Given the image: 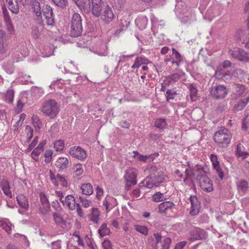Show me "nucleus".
Here are the masks:
<instances>
[{
	"mask_svg": "<svg viewBox=\"0 0 249 249\" xmlns=\"http://www.w3.org/2000/svg\"><path fill=\"white\" fill-rule=\"evenodd\" d=\"M53 218L55 224L57 225L61 228H64L65 226V221L60 214L57 213H54L53 214Z\"/></svg>",
	"mask_w": 249,
	"mask_h": 249,
	"instance_id": "nucleus-38",
	"label": "nucleus"
},
{
	"mask_svg": "<svg viewBox=\"0 0 249 249\" xmlns=\"http://www.w3.org/2000/svg\"><path fill=\"white\" fill-rule=\"evenodd\" d=\"M1 189L4 192V194L7 196L8 197L10 198L12 197V195L11 191H10V187L9 184L8 182H4L1 185Z\"/></svg>",
	"mask_w": 249,
	"mask_h": 249,
	"instance_id": "nucleus-49",
	"label": "nucleus"
},
{
	"mask_svg": "<svg viewBox=\"0 0 249 249\" xmlns=\"http://www.w3.org/2000/svg\"><path fill=\"white\" fill-rule=\"evenodd\" d=\"M61 203L64 205L66 206L70 210H74L76 206L75 199L72 195L67 196L65 200H61Z\"/></svg>",
	"mask_w": 249,
	"mask_h": 249,
	"instance_id": "nucleus-27",
	"label": "nucleus"
},
{
	"mask_svg": "<svg viewBox=\"0 0 249 249\" xmlns=\"http://www.w3.org/2000/svg\"><path fill=\"white\" fill-rule=\"evenodd\" d=\"M40 204L39 213L41 214H47L51 210V205L48 198L44 193L41 192L39 195Z\"/></svg>",
	"mask_w": 249,
	"mask_h": 249,
	"instance_id": "nucleus-12",
	"label": "nucleus"
},
{
	"mask_svg": "<svg viewBox=\"0 0 249 249\" xmlns=\"http://www.w3.org/2000/svg\"><path fill=\"white\" fill-rule=\"evenodd\" d=\"M183 75H184V73H181V74L175 73V74H172V75H170L169 76V78L170 79H171L174 81H176L177 80H178L179 79H180Z\"/></svg>",
	"mask_w": 249,
	"mask_h": 249,
	"instance_id": "nucleus-64",
	"label": "nucleus"
},
{
	"mask_svg": "<svg viewBox=\"0 0 249 249\" xmlns=\"http://www.w3.org/2000/svg\"><path fill=\"white\" fill-rule=\"evenodd\" d=\"M24 107V103L21 100H18L16 104L15 108V111L17 113H19L21 112L22 108Z\"/></svg>",
	"mask_w": 249,
	"mask_h": 249,
	"instance_id": "nucleus-57",
	"label": "nucleus"
},
{
	"mask_svg": "<svg viewBox=\"0 0 249 249\" xmlns=\"http://www.w3.org/2000/svg\"><path fill=\"white\" fill-rule=\"evenodd\" d=\"M200 172L201 176L198 178L199 186L201 189L206 192H211L213 191V184L210 178L205 175L202 169H198L196 173Z\"/></svg>",
	"mask_w": 249,
	"mask_h": 249,
	"instance_id": "nucleus-6",
	"label": "nucleus"
},
{
	"mask_svg": "<svg viewBox=\"0 0 249 249\" xmlns=\"http://www.w3.org/2000/svg\"><path fill=\"white\" fill-rule=\"evenodd\" d=\"M43 28V26L41 24H39V26H34L32 28V32H31V35L32 37L35 38H38L41 34V30Z\"/></svg>",
	"mask_w": 249,
	"mask_h": 249,
	"instance_id": "nucleus-46",
	"label": "nucleus"
},
{
	"mask_svg": "<svg viewBox=\"0 0 249 249\" xmlns=\"http://www.w3.org/2000/svg\"><path fill=\"white\" fill-rule=\"evenodd\" d=\"M137 174L138 170L132 167L128 168L125 171L124 178L125 182V187L127 189L137 184Z\"/></svg>",
	"mask_w": 249,
	"mask_h": 249,
	"instance_id": "nucleus-7",
	"label": "nucleus"
},
{
	"mask_svg": "<svg viewBox=\"0 0 249 249\" xmlns=\"http://www.w3.org/2000/svg\"><path fill=\"white\" fill-rule=\"evenodd\" d=\"M232 134L227 129L224 128L214 133L213 140L216 145L220 147H226L230 143Z\"/></svg>",
	"mask_w": 249,
	"mask_h": 249,
	"instance_id": "nucleus-3",
	"label": "nucleus"
},
{
	"mask_svg": "<svg viewBox=\"0 0 249 249\" xmlns=\"http://www.w3.org/2000/svg\"><path fill=\"white\" fill-rule=\"evenodd\" d=\"M92 3V13L93 15H97L99 14V9L104 5L102 0H91Z\"/></svg>",
	"mask_w": 249,
	"mask_h": 249,
	"instance_id": "nucleus-32",
	"label": "nucleus"
},
{
	"mask_svg": "<svg viewBox=\"0 0 249 249\" xmlns=\"http://www.w3.org/2000/svg\"><path fill=\"white\" fill-rule=\"evenodd\" d=\"M22 4H25L27 3V0H19ZM8 4V6L11 12L15 14L19 13V6L17 0H6Z\"/></svg>",
	"mask_w": 249,
	"mask_h": 249,
	"instance_id": "nucleus-21",
	"label": "nucleus"
},
{
	"mask_svg": "<svg viewBox=\"0 0 249 249\" xmlns=\"http://www.w3.org/2000/svg\"><path fill=\"white\" fill-rule=\"evenodd\" d=\"M176 94V92H172L171 90H167L166 93V99L168 102L173 99L174 95Z\"/></svg>",
	"mask_w": 249,
	"mask_h": 249,
	"instance_id": "nucleus-61",
	"label": "nucleus"
},
{
	"mask_svg": "<svg viewBox=\"0 0 249 249\" xmlns=\"http://www.w3.org/2000/svg\"><path fill=\"white\" fill-rule=\"evenodd\" d=\"M31 7H32V10L36 13V16L37 17H39L41 15V12L39 2L36 0H32V3H31Z\"/></svg>",
	"mask_w": 249,
	"mask_h": 249,
	"instance_id": "nucleus-42",
	"label": "nucleus"
},
{
	"mask_svg": "<svg viewBox=\"0 0 249 249\" xmlns=\"http://www.w3.org/2000/svg\"><path fill=\"white\" fill-rule=\"evenodd\" d=\"M234 91L233 94L235 95V98L242 97L247 95L249 91H246L245 86L241 84H235L233 86Z\"/></svg>",
	"mask_w": 249,
	"mask_h": 249,
	"instance_id": "nucleus-25",
	"label": "nucleus"
},
{
	"mask_svg": "<svg viewBox=\"0 0 249 249\" xmlns=\"http://www.w3.org/2000/svg\"><path fill=\"white\" fill-rule=\"evenodd\" d=\"M99 14L97 15H93L95 18L100 17L104 23L108 24L114 18V15L112 8L108 4L103 5L102 8L99 9Z\"/></svg>",
	"mask_w": 249,
	"mask_h": 249,
	"instance_id": "nucleus-5",
	"label": "nucleus"
},
{
	"mask_svg": "<svg viewBox=\"0 0 249 249\" xmlns=\"http://www.w3.org/2000/svg\"><path fill=\"white\" fill-rule=\"evenodd\" d=\"M80 200L82 206L85 208H88L92 205V201L91 200L84 199L82 197H80Z\"/></svg>",
	"mask_w": 249,
	"mask_h": 249,
	"instance_id": "nucleus-59",
	"label": "nucleus"
},
{
	"mask_svg": "<svg viewBox=\"0 0 249 249\" xmlns=\"http://www.w3.org/2000/svg\"><path fill=\"white\" fill-rule=\"evenodd\" d=\"M236 155L238 158H241L242 159L248 155L249 154L245 151V148L242 144H237L236 151H235Z\"/></svg>",
	"mask_w": 249,
	"mask_h": 249,
	"instance_id": "nucleus-36",
	"label": "nucleus"
},
{
	"mask_svg": "<svg viewBox=\"0 0 249 249\" xmlns=\"http://www.w3.org/2000/svg\"><path fill=\"white\" fill-rule=\"evenodd\" d=\"M211 94L215 99L224 98L228 94V89L224 85H217L212 88Z\"/></svg>",
	"mask_w": 249,
	"mask_h": 249,
	"instance_id": "nucleus-13",
	"label": "nucleus"
},
{
	"mask_svg": "<svg viewBox=\"0 0 249 249\" xmlns=\"http://www.w3.org/2000/svg\"><path fill=\"white\" fill-rule=\"evenodd\" d=\"M248 188V183L246 180H245L240 181L237 185L238 192L242 196H244L246 194Z\"/></svg>",
	"mask_w": 249,
	"mask_h": 249,
	"instance_id": "nucleus-31",
	"label": "nucleus"
},
{
	"mask_svg": "<svg viewBox=\"0 0 249 249\" xmlns=\"http://www.w3.org/2000/svg\"><path fill=\"white\" fill-rule=\"evenodd\" d=\"M171 243V240L170 238H166L162 242L161 249H169Z\"/></svg>",
	"mask_w": 249,
	"mask_h": 249,
	"instance_id": "nucleus-58",
	"label": "nucleus"
},
{
	"mask_svg": "<svg viewBox=\"0 0 249 249\" xmlns=\"http://www.w3.org/2000/svg\"><path fill=\"white\" fill-rule=\"evenodd\" d=\"M134 229H135L137 231L143 235H146L147 234L148 230L145 226L137 225L134 226Z\"/></svg>",
	"mask_w": 249,
	"mask_h": 249,
	"instance_id": "nucleus-56",
	"label": "nucleus"
},
{
	"mask_svg": "<svg viewBox=\"0 0 249 249\" xmlns=\"http://www.w3.org/2000/svg\"><path fill=\"white\" fill-rule=\"evenodd\" d=\"M192 235L196 240L201 239L205 237V232L201 229L196 228L192 231Z\"/></svg>",
	"mask_w": 249,
	"mask_h": 249,
	"instance_id": "nucleus-34",
	"label": "nucleus"
},
{
	"mask_svg": "<svg viewBox=\"0 0 249 249\" xmlns=\"http://www.w3.org/2000/svg\"><path fill=\"white\" fill-rule=\"evenodd\" d=\"M18 204H19L20 207L23 209L25 211L28 210L29 208V203L28 199L23 195H19L16 197Z\"/></svg>",
	"mask_w": 249,
	"mask_h": 249,
	"instance_id": "nucleus-28",
	"label": "nucleus"
},
{
	"mask_svg": "<svg viewBox=\"0 0 249 249\" xmlns=\"http://www.w3.org/2000/svg\"><path fill=\"white\" fill-rule=\"evenodd\" d=\"M182 169L185 168V177L183 178V181L185 182L187 180L196 178V179L201 176L200 172L196 173L198 169H202L197 166L191 165L189 162L187 165L183 164L181 166ZM183 170H182V171Z\"/></svg>",
	"mask_w": 249,
	"mask_h": 249,
	"instance_id": "nucleus-8",
	"label": "nucleus"
},
{
	"mask_svg": "<svg viewBox=\"0 0 249 249\" xmlns=\"http://www.w3.org/2000/svg\"><path fill=\"white\" fill-rule=\"evenodd\" d=\"M233 73H236L238 78L240 80H245L246 79H247L248 80H249V75L246 73L242 70L240 69H235V71H233Z\"/></svg>",
	"mask_w": 249,
	"mask_h": 249,
	"instance_id": "nucleus-43",
	"label": "nucleus"
},
{
	"mask_svg": "<svg viewBox=\"0 0 249 249\" xmlns=\"http://www.w3.org/2000/svg\"><path fill=\"white\" fill-rule=\"evenodd\" d=\"M6 37V33L0 30V54H4L7 52L8 44Z\"/></svg>",
	"mask_w": 249,
	"mask_h": 249,
	"instance_id": "nucleus-23",
	"label": "nucleus"
},
{
	"mask_svg": "<svg viewBox=\"0 0 249 249\" xmlns=\"http://www.w3.org/2000/svg\"><path fill=\"white\" fill-rule=\"evenodd\" d=\"M133 154L132 157L134 159L144 162L152 161L155 159L154 154L143 155L136 151H133Z\"/></svg>",
	"mask_w": 249,
	"mask_h": 249,
	"instance_id": "nucleus-19",
	"label": "nucleus"
},
{
	"mask_svg": "<svg viewBox=\"0 0 249 249\" xmlns=\"http://www.w3.org/2000/svg\"><path fill=\"white\" fill-rule=\"evenodd\" d=\"M172 54L170 56H166L164 62H171L172 65H175L178 67L180 63L183 61V58L178 50L172 48Z\"/></svg>",
	"mask_w": 249,
	"mask_h": 249,
	"instance_id": "nucleus-15",
	"label": "nucleus"
},
{
	"mask_svg": "<svg viewBox=\"0 0 249 249\" xmlns=\"http://www.w3.org/2000/svg\"><path fill=\"white\" fill-rule=\"evenodd\" d=\"M38 141V137L36 136L34 138L33 141H32V142H31V143L28 145V147L25 150V152L29 153L31 150H32L35 148V147L36 145V144H37Z\"/></svg>",
	"mask_w": 249,
	"mask_h": 249,
	"instance_id": "nucleus-54",
	"label": "nucleus"
},
{
	"mask_svg": "<svg viewBox=\"0 0 249 249\" xmlns=\"http://www.w3.org/2000/svg\"><path fill=\"white\" fill-rule=\"evenodd\" d=\"M191 203L190 214L191 215H196L198 214L200 209V203L196 196H192L189 198Z\"/></svg>",
	"mask_w": 249,
	"mask_h": 249,
	"instance_id": "nucleus-16",
	"label": "nucleus"
},
{
	"mask_svg": "<svg viewBox=\"0 0 249 249\" xmlns=\"http://www.w3.org/2000/svg\"><path fill=\"white\" fill-rule=\"evenodd\" d=\"M81 189L83 194L85 195H91L93 192V187L89 183L83 184Z\"/></svg>",
	"mask_w": 249,
	"mask_h": 249,
	"instance_id": "nucleus-40",
	"label": "nucleus"
},
{
	"mask_svg": "<svg viewBox=\"0 0 249 249\" xmlns=\"http://www.w3.org/2000/svg\"><path fill=\"white\" fill-rule=\"evenodd\" d=\"M190 90V95L191 101L193 102L196 101L197 98L198 90L193 84H190L189 86Z\"/></svg>",
	"mask_w": 249,
	"mask_h": 249,
	"instance_id": "nucleus-39",
	"label": "nucleus"
},
{
	"mask_svg": "<svg viewBox=\"0 0 249 249\" xmlns=\"http://www.w3.org/2000/svg\"><path fill=\"white\" fill-rule=\"evenodd\" d=\"M96 197L97 199L98 200H100L103 196V194H104L103 190L99 187H97L96 189Z\"/></svg>",
	"mask_w": 249,
	"mask_h": 249,
	"instance_id": "nucleus-63",
	"label": "nucleus"
},
{
	"mask_svg": "<svg viewBox=\"0 0 249 249\" xmlns=\"http://www.w3.org/2000/svg\"><path fill=\"white\" fill-rule=\"evenodd\" d=\"M2 13L4 22H5V29L8 34L12 35L15 34V29L9 13L6 8L4 7L2 8Z\"/></svg>",
	"mask_w": 249,
	"mask_h": 249,
	"instance_id": "nucleus-14",
	"label": "nucleus"
},
{
	"mask_svg": "<svg viewBox=\"0 0 249 249\" xmlns=\"http://www.w3.org/2000/svg\"><path fill=\"white\" fill-rule=\"evenodd\" d=\"M83 31L81 17L77 13H74L71 19V34L77 37L81 35Z\"/></svg>",
	"mask_w": 249,
	"mask_h": 249,
	"instance_id": "nucleus-4",
	"label": "nucleus"
},
{
	"mask_svg": "<svg viewBox=\"0 0 249 249\" xmlns=\"http://www.w3.org/2000/svg\"><path fill=\"white\" fill-rule=\"evenodd\" d=\"M69 154L72 158L81 160H83L87 157L86 151L79 146L71 147L69 149Z\"/></svg>",
	"mask_w": 249,
	"mask_h": 249,
	"instance_id": "nucleus-11",
	"label": "nucleus"
},
{
	"mask_svg": "<svg viewBox=\"0 0 249 249\" xmlns=\"http://www.w3.org/2000/svg\"><path fill=\"white\" fill-rule=\"evenodd\" d=\"M118 204L116 199L111 196H107L103 200V205L106 209V211L108 213L111 209Z\"/></svg>",
	"mask_w": 249,
	"mask_h": 249,
	"instance_id": "nucleus-22",
	"label": "nucleus"
},
{
	"mask_svg": "<svg viewBox=\"0 0 249 249\" xmlns=\"http://www.w3.org/2000/svg\"><path fill=\"white\" fill-rule=\"evenodd\" d=\"M34 130L33 128L29 125H27L24 130V134L22 136V139L25 140V143H29L31 138H33L34 135Z\"/></svg>",
	"mask_w": 249,
	"mask_h": 249,
	"instance_id": "nucleus-30",
	"label": "nucleus"
},
{
	"mask_svg": "<svg viewBox=\"0 0 249 249\" xmlns=\"http://www.w3.org/2000/svg\"><path fill=\"white\" fill-rule=\"evenodd\" d=\"M229 53L233 58L240 61L248 62L249 61V52H246L242 49L237 48L230 49Z\"/></svg>",
	"mask_w": 249,
	"mask_h": 249,
	"instance_id": "nucleus-9",
	"label": "nucleus"
},
{
	"mask_svg": "<svg viewBox=\"0 0 249 249\" xmlns=\"http://www.w3.org/2000/svg\"><path fill=\"white\" fill-rule=\"evenodd\" d=\"M243 43L245 45V47L249 48V33L244 35L243 37Z\"/></svg>",
	"mask_w": 249,
	"mask_h": 249,
	"instance_id": "nucleus-62",
	"label": "nucleus"
},
{
	"mask_svg": "<svg viewBox=\"0 0 249 249\" xmlns=\"http://www.w3.org/2000/svg\"><path fill=\"white\" fill-rule=\"evenodd\" d=\"M52 1L56 5L61 7H64L67 4V0H52Z\"/></svg>",
	"mask_w": 249,
	"mask_h": 249,
	"instance_id": "nucleus-60",
	"label": "nucleus"
},
{
	"mask_svg": "<svg viewBox=\"0 0 249 249\" xmlns=\"http://www.w3.org/2000/svg\"><path fill=\"white\" fill-rule=\"evenodd\" d=\"M100 215V212L96 208H93L92 210L91 213L89 215V218L94 223H97Z\"/></svg>",
	"mask_w": 249,
	"mask_h": 249,
	"instance_id": "nucleus-41",
	"label": "nucleus"
},
{
	"mask_svg": "<svg viewBox=\"0 0 249 249\" xmlns=\"http://www.w3.org/2000/svg\"><path fill=\"white\" fill-rule=\"evenodd\" d=\"M32 124L35 127L36 130L38 132L42 125V122L38 116L33 115L32 117Z\"/></svg>",
	"mask_w": 249,
	"mask_h": 249,
	"instance_id": "nucleus-47",
	"label": "nucleus"
},
{
	"mask_svg": "<svg viewBox=\"0 0 249 249\" xmlns=\"http://www.w3.org/2000/svg\"><path fill=\"white\" fill-rule=\"evenodd\" d=\"M98 232L100 235L103 237L109 234L110 232V229L107 227V224L103 223L98 230Z\"/></svg>",
	"mask_w": 249,
	"mask_h": 249,
	"instance_id": "nucleus-45",
	"label": "nucleus"
},
{
	"mask_svg": "<svg viewBox=\"0 0 249 249\" xmlns=\"http://www.w3.org/2000/svg\"><path fill=\"white\" fill-rule=\"evenodd\" d=\"M249 102V94L247 96L245 101H241L237 105L234 107V109L237 111H240L242 110L246 104Z\"/></svg>",
	"mask_w": 249,
	"mask_h": 249,
	"instance_id": "nucleus-53",
	"label": "nucleus"
},
{
	"mask_svg": "<svg viewBox=\"0 0 249 249\" xmlns=\"http://www.w3.org/2000/svg\"><path fill=\"white\" fill-rule=\"evenodd\" d=\"M152 200L154 202H160L164 200V195L159 192H157L153 195Z\"/></svg>",
	"mask_w": 249,
	"mask_h": 249,
	"instance_id": "nucleus-55",
	"label": "nucleus"
},
{
	"mask_svg": "<svg viewBox=\"0 0 249 249\" xmlns=\"http://www.w3.org/2000/svg\"><path fill=\"white\" fill-rule=\"evenodd\" d=\"M43 15L47 19V24L53 25L54 23L53 12L52 7L49 5H45L42 9Z\"/></svg>",
	"mask_w": 249,
	"mask_h": 249,
	"instance_id": "nucleus-17",
	"label": "nucleus"
},
{
	"mask_svg": "<svg viewBox=\"0 0 249 249\" xmlns=\"http://www.w3.org/2000/svg\"><path fill=\"white\" fill-rule=\"evenodd\" d=\"M125 2V0H112L110 1V4L113 8L117 10H120L123 9Z\"/></svg>",
	"mask_w": 249,
	"mask_h": 249,
	"instance_id": "nucleus-33",
	"label": "nucleus"
},
{
	"mask_svg": "<svg viewBox=\"0 0 249 249\" xmlns=\"http://www.w3.org/2000/svg\"><path fill=\"white\" fill-rule=\"evenodd\" d=\"M49 176L50 180L53 185L55 186H58L59 178H62V175L59 174H55L50 170L49 171Z\"/></svg>",
	"mask_w": 249,
	"mask_h": 249,
	"instance_id": "nucleus-35",
	"label": "nucleus"
},
{
	"mask_svg": "<svg viewBox=\"0 0 249 249\" xmlns=\"http://www.w3.org/2000/svg\"><path fill=\"white\" fill-rule=\"evenodd\" d=\"M152 62L148 60L145 57L140 56L136 58L134 60V63L131 66V69L138 70L141 66L143 65H148L151 64Z\"/></svg>",
	"mask_w": 249,
	"mask_h": 249,
	"instance_id": "nucleus-24",
	"label": "nucleus"
},
{
	"mask_svg": "<svg viewBox=\"0 0 249 249\" xmlns=\"http://www.w3.org/2000/svg\"><path fill=\"white\" fill-rule=\"evenodd\" d=\"M210 159L214 169L216 171L217 174H218L220 178L222 179L224 177V172L221 167H220L219 162L217 160V156L214 154H212L210 156Z\"/></svg>",
	"mask_w": 249,
	"mask_h": 249,
	"instance_id": "nucleus-20",
	"label": "nucleus"
},
{
	"mask_svg": "<svg viewBox=\"0 0 249 249\" xmlns=\"http://www.w3.org/2000/svg\"><path fill=\"white\" fill-rule=\"evenodd\" d=\"M14 91L12 89H8L5 95V98H4V100L7 102L9 103H13V99H14Z\"/></svg>",
	"mask_w": 249,
	"mask_h": 249,
	"instance_id": "nucleus-51",
	"label": "nucleus"
},
{
	"mask_svg": "<svg viewBox=\"0 0 249 249\" xmlns=\"http://www.w3.org/2000/svg\"><path fill=\"white\" fill-rule=\"evenodd\" d=\"M53 152L52 149H48L45 151L43 156L45 158L44 161L47 163H50L52 160Z\"/></svg>",
	"mask_w": 249,
	"mask_h": 249,
	"instance_id": "nucleus-52",
	"label": "nucleus"
},
{
	"mask_svg": "<svg viewBox=\"0 0 249 249\" xmlns=\"http://www.w3.org/2000/svg\"><path fill=\"white\" fill-rule=\"evenodd\" d=\"M215 77L218 79H223L224 80H227L231 78V75L228 73L223 71V68L221 66L217 67L214 74Z\"/></svg>",
	"mask_w": 249,
	"mask_h": 249,
	"instance_id": "nucleus-29",
	"label": "nucleus"
},
{
	"mask_svg": "<svg viewBox=\"0 0 249 249\" xmlns=\"http://www.w3.org/2000/svg\"><path fill=\"white\" fill-rule=\"evenodd\" d=\"M158 209L160 214L170 216L173 214L175 207L173 202L163 201L158 205Z\"/></svg>",
	"mask_w": 249,
	"mask_h": 249,
	"instance_id": "nucleus-10",
	"label": "nucleus"
},
{
	"mask_svg": "<svg viewBox=\"0 0 249 249\" xmlns=\"http://www.w3.org/2000/svg\"><path fill=\"white\" fill-rule=\"evenodd\" d=\"M167 125V124L165 118H159L156 119L155 121V126L159 129H164Z\"/></svg>",
	"mask_w": 249,
	"mask_h": 249,
	"instance_id": "nucleus-37",
	"label": "nucleus"
},
{
	"mask_svg": "<svg viewBox=\"0 0 249 249\" xmlns=\"http://www.w3.org/2000/svg\"><path fill=\"white\" fill-rule=\"evenodd\" d=\"M72 169L74 175L77 176L82 175L84 172L82 165L80 163L73 164Z\"/></svg>",
	"mask_w": 249,
	"mask_h": 249,
	"instance_id": "nucleus-48",
	"label": "nucleus"
},
{
	"mask_svg": "<svg viewBox=\"0 0 249 249\" xmlns=\"http://www.w3.org/2000/svg\"><path fill=\"white\" fill-rule=\"evenodd\" d=\"M69 165V160L65 157H60L57 159L55 165L59 171H62L67 168Z\"/></svg>",
	"mask_w": 249,
	"mask_h": 249,
	"instance_id": "nucleus-26",
	"label": "nucleus"
},
{
	"mask_svg": "<svg viewBox=\"0 0 249 249\" xmlns=\"http://www.w3.org/2000/svg\"><path fill=\"white\" fill-rule=\"evenodd\" d=\"M46 144V141H43L39 143L36 147L34 149L33 151L30 154L31 157L32 159H33L36 161H39V156L40 154L43 152L44 150V147Z\"/></svg>",
	"mask_w": 249,
	"mask_h": 249,
	"instance_id": "nucleus-18",
	"label": "nucleus"
},
{
	"mask_svg": "<svg viewBox=\"0 0 249 249\" xmlns=\"http://www.w3.org/2000/svg\"><path fill=\"white\" fill-rule=\"evenodd\" d=\"M65 147L64 142L63 140H59L54 142V148L56 151H61Z\"/></svg>",
	"mask_w": 249,
	"mask_h": 249,
	"instance_id": "nucleus-50",
	"label": "nucleus"
},
{
	"mask_svg": "<svg viewBox=\"0 0 249 249\" xmlns=\"http://www.w3.org/2000/svg\"><path fill=\"white\" fill-rule=\"evenodd\" d=\"M165 176L164 173L158 170L157 167L153 165L149 168V176L147 177L141 184L147 188H153L159 186L164 181Z\"/></svg>",
	"mask_w": 249,
	"mask_h": 249,
	"instance_id": "nucleus-1",
	"label": "nucleus"
},
{
	"mask_svg": "<svg viewBox=\"0 0 249 249\" xmlns=\"http://www.w3.org/2000/svg\"><path fill=\"white\" fill-rule=\"evenodd\" d=\"M75 3L80 8H90L89 0H73Z\"/></svg>",
	"mask_w": 249,
	"mask_h": 249,
	"instance_id": "nucleus-44",
	"label": "nucleus"
},
{
	"mask_svg": "<svg viewBox=\"0 0 249 249\" xmlns=\"http://www.w3.org/2000/svg\"><path fill=\"white\" fill-rule=\"evenodd\" d=\"M60 111L59 104L53 99L46 100L43 102L41 111L45 116L51 119L56 117Z\"/></svg>",
	"mask_w": 249,
	"mask_h": 249,
	"instance_id": "nucleus-2",
	"label": "nucleus"
}]
</instances>
